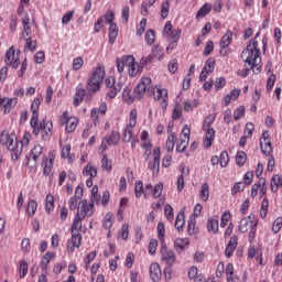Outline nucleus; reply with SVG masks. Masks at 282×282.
Wrapping results in <instances>:
<instances>
[{"label": "nucleus", "mask_w": 282, "mask_h": 282, "mask_svg": "<svg viewBox=\"0 0 282 282\" xmlns=\"http://www.w3.org/2000/svg\"><path fill=\"white\" fill-rule=\"evenodd\" d=\"M105 80V66L98 65L93 73L89 75L86 90L85 88L77 87L74 96V106L78 107L80 102L85 99V94L88 96H94L100 91V87Z\"/></svg>", "instance_id": "obj_1"}, {"label": "nucleus", "mask_w": 282, "mask_h": 282, "mask_svg": "<svg viewBox=\"0 0 282 282\" xmlns=\"http://www.w3.org/2000/svg\"><path fill=\"white\" fill-rule=\"evenodd\" d=\"M241 57L245 59V68L238 70V76L241 78H246L248 74L253 72V74H261V66H259V62L261 61V51L259 50V42L256 39H252L248 45L246 51H242Z\"/></svg>", "instance_id": "obj_2"}, {"label": "nucleus", "mask_w": 282, "mask_h": 282, "mask_svg": "<svg viewBox=\"0 0 282 282\" xmlns=\"http://www.w3.org/2000/svg\"><path fill=\"white\" fill-rule=\"evenodd\" d=\"M0 144L11 151V160L17 162L21 158V144L17 140V134L10 133L7 130L0 134Z\"/></svg>", "instance_id": "obj_3"}, {"label": "nucleus", "mask_w": 282, "mask_h": 282, "mask_svg": "<svg viewBox=\"0 0 282 282\" xmlns=\"http://www.w3.org/2000/svg\"><path fill=\"white\" fill-rule=\"evenodd\" d=\"M30 127L33 130V134L39 135V133L43 131L44 134H42V138H45V135H50V133H52L54 123H52V120H43L39 122V117H31Z\"/></svg>", "instance_id": "obj_4"}, {"label": "nucleus", "mask_w": 282, "mask_h": 282, "mask_svg": "<svg viewBox=\"0 0 282 282\" xmlns=\"http://www.w3.org/2000/svg\"><path fill=\"white\" fill-rule=\"evenodd\" d=\"M4 63L12 67V69H19L21 63V51L14 50V46H11L4 56Z\"/></svg>", "instance_id": "obj_5"}, {"label": "nucleus", "mask_w": 282, "mask_h": 282, "mask_svg": "<svg viewBox=\"0 0 282 282\" xmlns=\"http://www.w3.org/2000/svg\"><path fill=\"white\" fill-rule=\"evenodd\" d=\"M154 100L161 102L163 109L169 107V90L160 86H154L151 90Z\"/></svg>", "instance_id": "obj_6"}, {"label": "nucleus", "mask_w": 282, "mask_h": 282, "mask_svg": "<svg viewBox=\"0 0 282 282\" xmlns=\"http://www.w3.org/2000/svg\"><path fill=\"white\" fill-rule=\"evenodd\" d=\"M160 252L161 261L165 263V265L171 267L175 264V261L177 259L175 256V251H173V249H169V247H166V242L161 243Z\"/></svg>", "instance_id": "obj_7"}, {"label": "nucleus", "mask_w": 282, "mask_h": 282, "mask_svg": "<svg viewBox=\"0 0 282 282\" xmlns=\"http://www.w3.org/2000/svg\"><path fill=\"white\" fill-rule=\"evenodd\" d=\"M59 124L65 126L67 133H74L78 127V118L69 117V112L65 111L59 118Z\"/></svg>", "instance_id": "obj_8"}, {"label": "nucleus", "mask_w": 282, "mask_h": 282, "mask_svg": "<svg viewBox=\"0 0 282 282\" xmlns=\"http://www.w3.org/2000/svg\"><path fill=\"white\" fill-rule=\"evenodd\" d=\"M182 135L176 143L177 153H184L186 151V147H188V142L191 141V127L185 124L182 129Z\"/></svg>", "instance_id": "obj_9"}, {"label": "nucleus", "mask_w": 282, "mask_h": 282, "mask_svg": "<svg viewBox=\"0 0 282 282\" xmlns=\"http://www.w3.org/2000/svg\"><path fill=\"white\" fill-rule=\"evenodd\" d=\"M151 89V78L150 77H143L141 78L138 86L134 88V98L138 100H142L144 98V94L147 91H150Z\"/></svg>", "instance_id": "obj_10"}, {"label": "nucleus", "mask_w": 282, "mask_h": 282, "mask_svg": "<svg viewBox=\"0 0 282 282\" xmlns=\"http://www.w3.org/2000/svg\"><path fill=\"white\" fill-rule=\"evenodd\" d=\"M72 237L67 240L68 254L74 253L75 248H80L83 245V235L80 232L70 231Z\"/></svg>", "instance_id": "obj_11"}, {"label": "nucleus", "mask_w": 282, "mask_h": 282, "mask_svg": "<svg viewBox=\"0 0 282 282\" xmlns=\"http://www.w3.org/2000/svg\"><path fill=\"white\" fill-rule=\"evenodd\" d=\"M17 102H19V99L17 97L8 98L0 95V109H2L4 113H10L11 110L17 107Z\"/></svg>", "instance_id": "obj_12"}, {"label": "nucleus", "mask_w": 282, "mask_h": 282, "mask_svg": "<svg viewBox=\"0 0 282 282\" xmlns=\"http://www.w3.org/2000/svg\"><path fill=\"white\" fill-rule=\"evenodd\" d=\"M42 154H43V147L39 144L35 145L30 151V155L28 159V166H30L31 169H34V166H36V163L39 162V158H41Z\"/></svg>", "instance_id": "obj_13"}, {"label": "nucleus", "mask_w": 282, "mask_h": 282, "mask_svg": "<svg viewBox=\"0 0 282 282\" xmlns=\"http://www.w3.org/2000/svg\"><path fill=\"white\" fill-rule=\"evenodd\" d=\"M148 169L153 175H158L160 173V148L156 147L153 149V161L148 163Z\"/></svg>", "instance_id": "obj_14"}, {"label": "nucleus", "mask_w": 282, "mask_h": 282, "mask_svg": "<svg viewBox=\"0 0 282 282\" xmlns=\"http://www.w3.org/2000/svg\"><path fill=\"white\" fill-rule=\"evenodd\" d=\"M203 131L205 132L203 147L204 149H210V147H213V142H215V129L208 128V126H203Z\"/></svg>", "instance_id": "obj_15"}, {"label": "nucleus", "mask_w": 282, "mask_h": 282, "mask_svg": "<svg viewBox=\"0 0 282 282\" xmlns=\"http://www.w3.org/2000/svg\"><path fill=\"white\" fill-rule=\"evenodd\" d=\"M131 63H133V55H124L122 58L118 57L116 59V65L119 74H122V72H124V67H129Z\"/></svg>", "instance_id": "obj_16"}, {"label": "nucleus", "mask_w": 282, "mask_h": 282, "mask_svg": "<svg viewBox=\"0 0 282 282\" xmlns=\"http://www.w3.org/2000/svg\"><path fill=\"white\" fill-rule=\"evenodd\" d=\"M79 206L82 210L79 215L80 217H83V219H85V217H91V215H94V203L89 202L87 204V199H83L79 202Z\"/></svg>", "instance_id": "obj_17"}, {"label": "nucleus", "mask_w": 282, "mask_h": 282, "mask_svg": "<svg viewBox=\"0 0 282 282\" xmlns=\"http://www.w3.org/2000/svg\"><path fill=\"white\" fill-rule=\"evenodd\" d=\"M43 175H50L52 169H54V154L50 153L48 156H44L42 160Z\"/></svg>", "instance_id": "obj_18"}, {"label": "nucleus", "mask_w": 282, "mask_h": 282, "mask_svg": "<svg viewBox=\"0 0 282 282\" xmlns=\"http://www.w3.org/2000/svg\"><path fill=\"white\" fill-rule=\"evenodd\" d=\"M237 246H238V238L236 235H234V236H231L230 240L228 241V245L225 250V257L230 259V257H232V254H235V250H237Z\"/></svg>", "instance_id": "obj_19"}, {"label": "nucleus", "mask_w": 282, "mask_h": 282, "mask_svg": "<svg viewBox=\"0 0 282 282\" xmlns=\"http://www.w3.org/2000/svg\"><path fill=\"white\" fill-rule=\"evenodd\" d=\"M150 276L151 280L154 282H159L160 279H162V269L160 268V264L158 262H153L150 265Z\"/></svg>", "instance_id": "obj_20"}, {"label": "nucleus", "mask_w": 282, "mask_h": 282, "mask_svg": "<svg viewBox=\"0 0 282 282\" xmlns=\"http://www.w3.org/2000/svg\"><path fill=\"white\" fill-rule=\"evenodd\" d=\"M207 231L217 235L219 232V219L217 216H213L207 219Z\"/></svg>", "instance_id": "obj_21"}, {"label": "nucleus", "mask_w": 282, "mask_h": 282, "mask_svg": "<svg viewBox=\"0 0 282 282\" xmlns=\"http://www.w3.org/2000/svg\"><path fill=\"white\" fill-rule=\"evenodd\" d=\"M225 274L227 282H239V278L235 274V264L229 262L225 268Z\"/></svg>", "instance_id": "obj_22"}, {"label": "nucleus", "mask_w": 282, "mask_h": 282, "mask_svg": "<svg viewBox=\"0 0 282 282\" xmlns=\"http://www.w3.org/2000/svg\"><path fill=\"white\" fill-rule=\"evenodd\" d=\"M254 226V223L252 221V216H247L242 218L239 223V232H246L247 230H250Z\"/></svg>", "instance_id": "obj_23"}, {"label": "nucleus", "mask_w": 282, "mask_h": 282, "mask_svg": "<svg viewBox=\"0 0 282 282\" xmlns=\"http://www.w3.org/2000/svg\"><path fill=\"white\" fill-rule=\"evenodd\" d=\"M83 219L85 218L80 216V213H77L73 220L70 232H80V230H83Z\"/></svg>", "instance_id": "obj_24"}, {"label": "nucleus", "mask_w": 282, "mask_h": 282, "mask_svg": "<svg viewBox=\"0 0 282 282\" xmlns=\"http://www.w3.org/2000/svg\"><path fill=\"white\" fill-rule=\"evenodd\" d=\"M282 186V175L274 174L270 181V188L272 193H276Z\"/></svg>", "instance_id": "obj_25"}, {"label": "nucleus", "mask_w": 282, "mask_h": 282, "mask_svg": "<svg viewBox=\"0 0 282 282\" xmlns=\"http://www.w3.org/2000/svg\"><path fill=\"white\" fill-rule=\"evenodd\" d=\"M104 140L108 143V147H113L120 142V132L111 131L110 135L104 137Z\"/></svg>", "instance_id": "obj_26"}, {"label": "nucleus", "mask_w": 282, "mask_h": 282, "mask_svg": "<svg viewBox=\"0 0 282 282\" xmlns=\"http://www.w3.org/2000/svg\"><path fill=\"white\" fill-rule=\"evenodd\" d=\"M241 96V90L240 89H232L227 96L224 98V105L225 107H228L230 105L231 100H237Z\"/></svg>", "instance_id": "obj_27"}, {"label": "nucleus", "mask_w": 282, "mask_h": 282, "mask_svg": "<svg viewBox=\"0 0 282 282\" xmlns=\"http://www.w3.org/2000/svg\"><path fill=\"white\" fill-rule=\"evenodd\" d=\"M83 175L85 177H97L98 176V169H96V166L91 165V164H87L84 170H83Z\"/></svg>", "instance_id": "obj_28"}, {"label": "nucleus", "mask_w": 282, "mask_h": 282, "mask_svg": "<svg viewBox=\"0 0 282 282\" xmlns=\"http://www.w3.org/2000/svg\"><path fill=\"white\" fill-rule=\"evenodd\" d=\"M142 72V66L140 64L135 63V58L133 57V62L128 65V74L129 76H138Z\"/></svg>", "instance_id": "obj_29"}, {"label": "nucleus", "mask_w": 282, "mask_h": 282, "mask_svg": "<svg viewBox=\"0 0 282 282\" xmlns=\"http://www.w3.org/2000/svg\"><path fill=\"white\" fill-rule=\"evenodd\" d=\"M135 126L127 124L122 133V142H130L133 138V129Z\"/></svg>", "instance_id": "obj_30"}, {"label": "nucleus", "mask_w": 282, "mask_h": 282, "mask_svg": "<svg viewBox=\"0 0 282 282\" xmlns=\"http://www.w3.org/2000/svg\"><path fill=\"white\" fill-rule=\"evenodd\" d=\"M175 142H177V134H175V132H171L165 142L166 151H173V149H175Z\"/></svg>", "instance_id": "obj_31"}, {"label": "nucleus", "mask_w": 282, "mask_h": 282, "mask_svg": "<svg viewBox=\"0 0 282 282\" xmlns=\"http://www.w3.org/2000/svg\"><path fill=\"white\" fill-rule=\"evenodd\" d=\"M116 39H118V24L111 23L109 26V43L113 45L116 43Z\"/></svg>", "instance_id": "obj_32"}, {"label": "nucleus", "mask_w": 282, "mask_h": 282, "mask_svg": "<svg viewBox=\"0 0 282 282\" xmlns=\"http://www.w3.org/2000/svg\"><path fill=\"white\" fill-rule=\"evenodd\" d=\"M210 10H213V4L210 3H205L198 11L196 14V19H204V17H207V14L210 13Z\"/></svg>", "instance_id": "obj_33"}, {"label": "nucleus", "mask_w": 282, "mask_h": 282, "mask_svg": "<svg viewBox=\"0 0 282 282\" xmlns=\"http://www.w3.org/2000/svg\"><path fill=\"white\" fill-rule=\"evenodd\" d=\"M230 43H232V32L227 31L220 40V48L226 50V47H228V45H230Z\"/></svg>", "instance_id": "obj_34"}, {"label": "nucleus", "mask_w": 282, "mask_h": 282, "mask_svg": "<svg viewBox=\"0 0 282 282\" xmlns=\"http://www.w3.org/2000/svg\"><path fill=\"white\" fill-rule=\"evenodd\" d=\"M41 100H43V98H34L32 104H31V111H32V116L31 118H39V109L41 107Z\"/></svg>", "instance_id": "obj_35"}, {"label": "nucleus", "mask_w": 282, "mask_h": 282, "mask_svg": "<svg viewBox=\"0 0 282 282\" xmlns=\"http://www.w3.org/2000/svg\"><path fill=\"white\" fill-rule=\"evenodd\" d=\"M52 257H54V253L53 252H46L43 258H42V261H41V268L43 270V272H47V267L50 265V262L52 261Z\"/></svg>", "instance_id": "obj_36"}, {"label": "nucleus", "mask_w": 282, "mask_h": 282, "mask_svg": "<svg viewBox=\"0 0 282 282\" xmlns=\"http://www.w3.org/2000/svg\"><path fill=\"white\" fill-rule=\"evenodd\" d=\"M37 208H39V204L36 203V200H34V199L29 200L26 210H25L28 217H32L33 215H36Z\"/></svg>", "instance_id": "obj_37"}, {"label": "nucleus", "mask_w": 282, "mask_h": 282, "mask_svg": "<svg viewBox=\"0 0 282 282\" xmlns=\"http://www.w3.org/2000/svg\"><path fill=\"white\" fill-rule=\"evenodd\" d=\"M260 149L263 153V155L270 156L272 155V142L270 141H262L260 140Z\"/></svg>", "instance_id": "obj_38"}, {"label": "nucleus", "mask_w": 282, "mask_h": 282, "mask_svg": "<svg viewBox=\"0 0 282 282\" xmlns=\"http://www.w3.org/2000/svg\"><path fill=\"white\" fill-rule=\"evenodd\" d=\"M131 87L130 86H126L123 88V93H122V98L124 100V102H128L129 105H131V102H133V100H135V96L131 95Z\"/></svg>", "instance_id": "obj_39"}, {"label": "nucleus", "mask_w": 282, "mask_h": 282, "mask_svg": "<svg viewBox=\"0 0 282 282\" xmlns=\"http://www.w3.org/2000/svg\"><path fill=\"white\" fill-rule=\"evenodd\" d=\"M24 52H36V41L32 40V37H24Z\"/></svg>", "instance_id": "obj_40"}, {"label": "nucleus", "mask_w": 282, "mask_h": 282, "mask_svg": "<svg viewBox=\"0 0 282 282\" xmlns=\"http://www.w3.org/2000/svg\"><path fill=\"white\" fill-rule=\"evenodd\" d=\"M184 224H185V220H184V212H181L178 213V215L176 216V219H175V228L178 232H182L184 230Z\"/></svg>", "instance_id": "obj_41"}, {"label": "nucleus", "mask_w": 282, "mask_h": 282, "mask_svg": "<svg viewBox=\"0 0 282 282\" xmlns=\"http://www.w3.org/2000/svg\"><path fill=\"white\" fill-rule=\"evenodd\" d=\"M30 269V264L25 260L20 261L19 265V276L20 279H25L28 276V270Z\"/></svg>", "instance_id": "obj_42"}, {"label": "nucleus", "mask_w": 282, "mask_h": 282, "mask_svg": "<svg viewBox=\"0 0 282 282\" xmlns=\"http://www.w3.org/2000/svg\"><path fill=\"white\" fill-rule=\"evenodd\" d=\"M45 210L46 213H52L54 210V195L47 194L45 198Z\"/></svg>", "instance_id": "obj_43"}, {"label": "nucleus", "mask_w": 282, "mask_h": 282, "mask_svg": "<svg viewBox=\"0 0 282 282\" xmlns=\"http://www.w3.org/2000/svg\"><path fill=\"white\" fill-rule=\"evenodd\" d=\"M200 197H202L203 202H208V197H210V189L208 187V183L202 184Z\"/></svg>", "instance_id": "obj_44"}, {"label": "nucleus", "mask_w": 282, "mask_h": 282, "mask_svg": "<svg viewBox=\"0 0 282 282\" xmlns=\"http://www.w3.org/2000/svg\"><path fill=\"white\" fill-rule=\"evenodd\" d=\"M218 160H219V164H220L221 169H226V166H228V163L230 162V158L228 156V152L223 151L220 153V155L218 156Z\"/></svg>", "instance_id": "obj_45"}, {"label": "nucleus", "mask_w": 282, "mask_h": 282, "mask_svg": "<svg viewBox=\"0 0 282 282\" xmlns=\"http://www.w3.org/2000/svg\"><path fill=\"white\" fill-rule=\"evenodd\" d=\"M113 226V216L111 214H106L102 220V227L105 230H109Z\"/></svg>", "instance_id": "obj_46"}, {"label": "nucleus", "mask_w": 282, "mask_h": 282, "mask_svg": "<svg viewBox=\"0 0 282 282\" xmlns=\"http://www.w3.org/2000/svg\"><path fill=\"white\" fill-rule=\"evenodd\" d=\"M269 206H270V202L268 200V198H263L262 204H261V208H260V217L262 219H265V217H268Z\"/></svg>", "instance_id": "obj_47"}, {"label": "nucleus", "mask_w": 282, "mask_h": 282, "mask_svg": "<svg viewBox=\"0 0 282 282\" xmlns=\"http://www.w3.org/2000/svg\"><path fill=\"white\" fill-rule=\"evenodd\" d=\"M199 105V101L197 99L194 100H186L184 102V111H193L197 106Z\"/></svg>", "instance_id": "obj_48"}, {"label": "nucleus", "mask_w": 282, "mask_h": 282, "mask_svg": "<svg viewBox=\"0 0 282 282\" xmlns=\"http://www.w3.org/2000/svg\"><path fill=\"white\" fill-rule=\"evenodd\" d=\"M188 241H186V239L183 238H177L174 241V248L177 250V252H182V250H184V248H186Z\"/></svg>", "instance_id": "obj_49"}, {"label": "nucleus", "mask_w": 282, "mask_h": 282, "mask_svg": "<svg viewBox=\"0 0 282 282\" xmlns=\"http://www.w3.org/2000/svg\"><path fill=\"white\" fill-rule=\"evenodd\" d=\"M246 116V107L240 106L234 111V120L239 121Z\"/></svg>", "instance_id": "obj_50"}, {"label": "nucleus", "mask_w": 282, "mask_h": 282, "mask_svg": "<svg viewBox=\"0 0 282 282\" xmlns=\"http://www.w3.org/2000/svg\"><path fill=\"white\" fill-rule=\"evenodd\" d=\"M246 160H247L246 152L239 151L236 154V164H237V166H243V164H246Z\"/></svg>", "instance_id": "obj_51"}, {"label": "nucleus", "mask_w": 282, "mask_h": 282, "mask_svg": "<svg viewBox=\"0 0 282 282\" xmlns=\"http://www.w3.org/2000/svg\"><path fill=\"white\" fill-rule=\"evenodd\" d=\"M169 10H171V4L169 1H163L161 4V19H166L169 17Z\"/></svg>", "instance_id": "obj_52"}, {"label": "nucleus", "mask_w": 282, "mask_h": 282, "mask_svg": "<svg viewBox=\"0 0 282 282\" xmlns=\"http://www.w3.org/2000/svg\"><path fill=\"white\" fill-rule=\"evenodd\" d=\"M145 43L147 45H153V43H155V31L148 30L145 32Z\"/></svg>", "instance_id": "obj_53"}, {"label": "nucleus", "mask_w": 282, "mask_h": 282, "mask_svg": "<svg viewBox=\"0 0 282 282\" xmlns=\"http://www.w3.org/2000/svg\"><path fill=\"white\" fill-rule=\"evenodd\" d=\"M156 230H158L159 241L161 242V245L165 243L164 242V235H165L164 223H159L158 227H156Z\"/></svg>", "instance_id": "obj_54"}, {"label": "nucleus", "mask_w": 282, "mask_h": 282, "mask_svg": "<svg viewBox=\"0 0 282 282\" xmlns=\"http://www.w3.org/2000/svg\"><path fill=\"white\" fill-rule=\"evenodd\" d=\"M203 69H206L209 74H213V72H215V58L214 57H209L205 62V66L203 67Z\"/></svg>", "instance_id": "obj_55"}, {"label": "nucleus", "mask_w": 282, "mask_h": 282, "mask_svg": "<svg viewBox=\"0 0 282 282\" xmlns=\"http://www.w3.org/2000/svg\"><path fill=\"white\" fill-rule=\"evenodd\" d=\"M259 197H263L268 193V187L265 186V178H259Z\"/></svg>", "instance_id": "obj_56"}, {"label": "nucleus", "mask_w": 282, "mask_h": 282, "mask_svg": "<svg viewBox=\"0 0 282 282\" xmlns=\"http://www.w3.org/2000/svg\"><path fill=\"white\" fill-rule=\"evenodd\" d=\"M242 191H246V184L238 182L231 187V195H237V193H242Z\"/></svg>", "instance_id": "obj_57"}, {"label": "nucleus", "mask_w": 282, "mask_h": 282, "mask_svg": "<svg viewBox=\"0 0 282 282\" xmlns=\"http://www.w3.org/2000/svg\"><path fill=\"white\" fill-rule=\"evenodd\" d=\"M163 188H164V184H163V183H158V184L154 186V188H153V191H152V195H153V197H154L155 199H158L159 197L162 196V191H163Z\"/></svg>", "instance_id": "obj_58"}, {"label": "nucleus", "mask_w": 282, "mask_h": 282, "mask_svg": "<svg viewBox=\"0 0 282 282\" xmlns=\"http://www.w3.org/2000/svg\"><path fill=\"white\" fill-rule=\"evenodd\" d=\"M281 228H282V217H278L274 221H273V225H272V232L274 235H278V232L281 231Z\"/></svg>", "instance_id": "obj_59"}, {"label": "nucleus", "mask_w": 282, "mask_h": 282, "mask_svg": "<svg viewBox=\"0 0 282 282\" xmlns=\"http://www.w3.org/2000/svg\"><path fill=\"white\" fill-rule=\"evenodd\" d=\"M230 212H224L220 218V228H226L228 226V221H230Z\"/></svg>", "instance_id": "obj_60"}, {"label": "nucleus", "mask_w": 282, "mask_h": 282, "mask_svg": "<svg viewBox=\"0 0 282 282\" xmlns=\"http://www.w3.org/2000/svg\"><path fill=\"white\" fill-rule=\"evenodd\" d=\"M75 11H68L62 17V24L68 25V23L72 22V19H74Z\"/></svg>", "instance_id": "obj_61"}, {"label": "nucleus", "mask_w": 282, "mask_h": 282, "mask_svg": "<svg viewBox=\"0 0 282 282\" xmlns=\"http://www.w3.org/2000/svg\"><path fill=\"white\" fill-rule=\"evenodd\" d=\"M83 65H85V61L83 59V57H76L73 59V69L75 72H78V69H82Z\"/></svg>", "instance_id": "obj_62"}, {"label": "nucleus", "mask_w": 282, "mask_h": 282, "mask_svg": "<svg viewBox=\"0 0 282 282\" xmlns=\"http://www.w3.org/2000/svg\"><path fill=\"white\" fill-rule=\"evenodd\" d=\"M164 216L166 217L167 221H173L174 215H173V206L165 205L164 207Z\"/></svg>", "instance_id": "obj_63"}, {"label": "nucleus", "mask_w": 282, "mask_h": 282, "mask_svg": "<svg viewBox=\"0 0 282 282\" xmlns=\"http://www.w3.org/2000/svg\"><path fill=\"white\" fill-rule=\"evenodd\" d=\"M252 133H254V123L248 122L245 127V137L250 139Z\"/></svg>", "instance_id": "obj_64"}]
</instances>
